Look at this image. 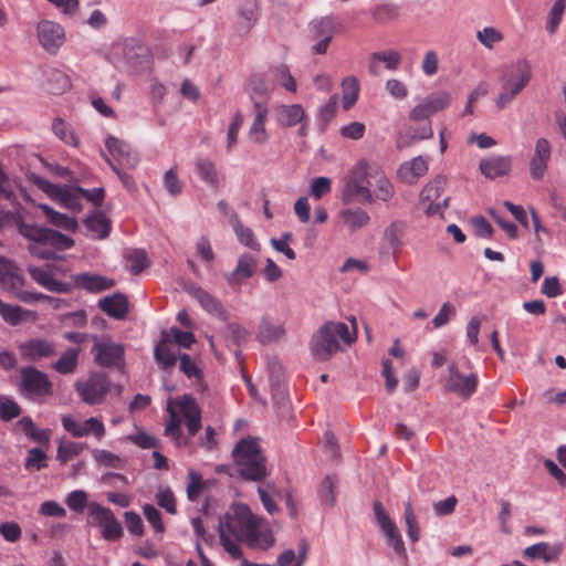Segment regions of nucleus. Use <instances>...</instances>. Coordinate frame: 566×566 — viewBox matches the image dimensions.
<instances>
[{"label":"nucleus","mask_w":566,"mask_h":566,"mask_svg":"<svg viewBox=\"0 0 566 566\" xmlns=\"http://www.w3.org/2000/svg\"><path fill=\"white\" fill-rule=\"evenodd\" d=\"M51 196L62 202L65 207L75 209L80 207L78 193L69 189L66 186L51 185Z\"/></svg>","instance_id":"nucleus-47"},{"label":"nucleus","mask_w":566,"mask_h":566,"mask_svg":"<svg viewBox=\"0 0 566 566\" xmlns=\"http://www.w3.org/2000/svg\"><path fill=\"white\" fill-rule=\"evenodd\" d=\"M167 411L170 413V419L166 424L165 432L168 437L178 442L182 437L180 419L170 405L167 407Z\"/></svg>","instance_id":"nucleus-61"},{"label":"nucleus","mask_w":566,"mask_h":566,"mask_svg":"<svg viewBox=\"0 0 566 566\" xmlns=\"http://www.w3.org/2000/svg\"><path fill=\"white\" fill-rule=\"evenodd\" d=\"M22 313V307L7 304L0 298V315L8 324L12 326L20 324L23 319Z\"/></svg>","instance_id":"nucleus-55"},{"label":"nucleus","mask_w":566,"mask_h":566,"mask_svg":"<svg viewBox=\"0 0 566 566\" xmlns=\"http://www.w3.org/2000/svg\"><path fill=\"white\" fill-rule=\"evenodd\" d=\"M192 295L208 313L216 315L222 319L227 317V312L221 305V303L206 290L199 286L195 287L192 290Z\"/></svg>","instance_id":"nucleus-36"},{"label":"nucleus","mask_w":566,"mask_h":566,"mask_svg":"<svg viewBox=\"0 0 566 566\" xmlns=\"http://www.w3.org/2000/svg\"><path fill=\"white\" fill-rule=\"evenodd\" d=\"M179 368L180 370L189 378H193L197 381H202L203 379V371L201 368L198 367L196 361L191 358L188 354H180L179 355Z\"/></svg>","instance_id":"nucleus-50"},{"label":"nucleus","mask_w":566,"mask_h":566,"mask_svg":"<svg viewBox=\"0 0 566 566\" xmlns=\"http://www.w3.org/2000/svg\"><path fill=\"white\" fill-rule=\"evenodd\" d=\"M98 307L109 317L124 319L129 312V301L124 293L116 292L99 300Z\"/></svg>","instance_id":"nucleus-23"},{"label":"nucleus","mask_w":566,"mask_h":566,"mask_svg":"<svg viewBox=\"0 0 566 566\" xmlns=\"http://www.w3.org/2000/svg\"><path fill=\"white\" fill-rule=\"evenodd\" d=\"M448 369L449 376L443 385L444 391L455 394L462 400H469L478 389V375L475 373L462 374L454 361L449 365Z\"/></svg>","instance_id":"nucleus-9"},{"label":"nucleus","mask_w":566,"mask_h":566,"mask_svg":"<svg viewBox=\"0 0 566 566\" xmlns=\"http://www.w3.org/2000/svg\"><path fill=\"white\" fill-rule=\"evenodd\" d=\"M256 271L255 258L251 254H243L239 258L237 268L228 276L229 283H241L242 281L250 279Z\"/></svg>","instance_id":"nucleus-34"},{"label":"nucleus","mask_w":566,"mask_h":566,"mask_svg":"<svg viewBox=\"0 0 566 566\" xmlns=\"http://www.w3.org/2000/svg\"><path fill=\"white\" fill-rule=\"evenodd\" d=\"M285 334L283 325H274L266 317L261 319L259 325L256 339L265 345L279 340Z\"/></svg>","instance_id":"nucleus-39"},{"label":"nucleus","mask_w":566,"mask_h":566,"mask_svg":"<svg viewBox=\"0 0 566 566\" xmlns=\"http://www.w3.org/2000/svg\"><path fill=\"white\" fill-rule=\"evenodd\" d=\"M239 15L244 20L243 28L249 31L258 20V7L253 1H247L239 10Z\"/></svg>","instance_id":"nucleus-59"},{"label":"nucleus","mask_w":566,"mask_h":566,"mask_svg":"<svg viewBox=\"0 0 566 566\" xmlns=\"http://www.w3.org/2000/svg\"><path fill=\"white\" fill-rule=\"evenodd\" d=\"M566 10V0H556L551 8L547 21H546V30L553 35L556 33Z\"/></svg>","instance_id":"nucleus-48"},{"label":"nucleus","mask_w":566,"mask_h":566,"mask_svg":"<svg viewBox=\"0 0 566 566\" xmlns=\"http://www.w3.org/2000/svg\"><path fill=\"white\" fill-rule=\"evenodd\" d=\"M38 38L45 51L55 54L64 43L63 28L53 21L43 20L38 24Z\"/></svg>","instance_id":"nucleus-16"},{"label":"nucleus","mask_w":566,"mask_h":566,"mask_svg":"<svg viewBox=\"0 0 566 566\" xmlns=\"http://www.w3.org/2000/svg\"><path fill=\"white\" fill-rule=\"evenodd\" d=\"M373 509L376 521L387 537L388 545L394 548L395 553L407 565V551L396 523L389 517L388 513L379 501L374 502Z\"/></svg>","instance_id":"nucleus-10"},{"label":"nucleus","mask_w":566,"mask_h":566,"mask_svg":"<svg viewBox=\"0 0 566 566\" xmlns=\"http://www.w3.org/2000/svg\"><path fill=\"white\" fill-rule=\"evenodd\" d=\"M255 117L249 128L250 139L258 145H264L269 140V133L265 123L269 116V107L265 103H255Z\"/></svg>","instance_id":"nucleus-24"},{"label":"nucleus","mask_w":566,"mask_h":566,"mask_svg":"<svg viewBox=\"0 0 566 566\" xmlns=\"http://www.w3.org/2000/svg\"><path fill=\"white\" fill-rule=\"evenodd\" d=\"M143 511L147 522L153 526L155 532L164 533L165 525L161 521V513L151 504H146Z\"/></svg>","instance_id":"nucleus-62"},{"label":"nucleus","mask_w":566,"mask_h":566,"mask_svg":"<svg viewBox=\"0 0 566 566\" xmlns=\"http://www.w3.org/2000/svg\"><path fill=\"white\" fill-rule=\"evenodd\" d=\"M307 552L308 544L306 539H301L298 543V554L296 555L291 548L286 549L277 557V564L279 566H302L306 559Z\"/></svg>","instance_id":"nucleus-41"},{"label":"nucleus","mask_w":566,"mask_h":566,"mask_svg":"<svg viewBox=\"0 0 566 566\" xmlns=\"http://www.w3.org/2000/svg\"><path fill=\"white\" fill-rule=\"evenodd\" d=\"M479 169L481 174L491 180L509 176L512 170L511 156H492L480 160Z\"/></svg>","instance_id":"nucleus-20"},{"label":"nucleus","mask_w":566,"mask_h":566,"mask_svg":"<svg viewBox=\"0 0 566 566\" xmlns=\"http://www.w3.org/2000/svg\"><path fill=\"white\" fill-rule=\"evenodd\" d=\"M62 426L65 431L74 437H83L94 434L96 439L101 440L105 436L104 423L97 418H88L83 422H78L71 416L62 417Z\"/></svg>","instance_id":"nucleus-18"},{"label":"nucleus","mask_w":566,"mask_h":566,"mask_svg":"<svg viewBox=\"0 0 566 566\" xmlns=\"http://www.w3.org/2000/svg\"><path fill=\"white\" fill-rule=\"evenodd\" d=\"M428 172V161L418 156L409 163H403L397 170L398 179L407 185H415L418 179Z\"/></svg>","instance_id":"nucleus-25"},{"label":"nucleus","mask_w":566,"mask_h":566,"mask_svg":"<svg viewBox=\"0 0 566 566\" xmlns=\"http://www.w3.org/2000/svg\"><path fill=\"white\" fill-rule=\"evenodd\" d=\"M170 338L167 332L163 331L160 335V340L156 344L154 356L157 363L160 365L163 369L171 368L176 365L177 356L171 352Z\"/></svg>","instance_id":"nucleus-33"},{"label":"nucleus","mask_w":566,"mask_h":566,"mask_svg":"<svg viewBox=\"0 0 566 566\" xmlns=\"http://www.w3.org/2000/svg\"><path fill=\"white\" fill-rule=\"evenodd\" d=\"M373 509L376 521L387 537L388 545L394 548L395 553L407 565V551L396 523L389 517L388 513L379 501L374 502Z\"/></svg>","instance_id":"nucleus-11"},{"label":"nucleus","mask_w":566,"mask_h":566,"mask_svg":"<svg viewBox=\"0 0 566 566\" xmlns=\"http://www.w3.org/2000/svg\"><path fill=\"white\" fill-rule=\"evenodd\" d=\"M338 111V95H331L328 101L318 108V119L325 128L336 116Z\"/></svg>","instance_id":"nucleus-51"},{"label":"nucleus","mask_w":566,"mask_h":566,"mask_svg":"<svg viewBox=\"0 0 566 566\" xmlns=\"http://www.w3.org/2000/svg\"><path fill=\"white\" fill-rule=\"evenodd\" d=\"M81 352L82 347H67L62 356L52 363V369L61 375L75 373L78 366V356Z\"/></svg>","instance_id":"nucleus-31"},{"label":"nucleus","mask_w":566,"mask_h":566,"mask_svg":"<svg viewBox=\"0 0 566 566\" xmlns=\"http://www.w3.org/2000/svg\"><path fill=\"white\" fill-rule=\"evenodd\" d=\"M219 537L221 546L235 559L242 557V542L261 549H266L274 543L269 526L243 504L231 506L222 516L219 523Z\"/></svg>","instance_id":"nucleus-1"},{"label":"nucleus","mask_w":566,"mask_h":566,"mask_svg":"<svg viewBox=\"0 0 566 566\" xmlns=\"http://www.w3.org/2000/svg\"><path fill=\"white\" fill-rule=\"evenodd\" d=\"M368 187L374 188V190H371L374 202L376 200L387 202L395 196V187L392 182L380 168L371 169Z\"/></svg>","instance_id":"nucleus-21"},{"label":"nucleus","mask_w":566,"mask_h":566,"mask_svg":"<svg viewBox=\"0 0 566 566\" xmlns=\"http://www.w3.org/2000/svg\"><path fill=\"white\" fill-rule=\"evenodd\" d=\"M260 443L261 439L258 437L240 439L232 450L233 460H266Z\"/></svg>","instance_id":"nucleus-22"},{"label":"nucleus","mask_w":566,"mask_h":566,"mask_svg":"<svg viewBox=\"0 0 566 566\" xmlns=\"http://www.w3.org/2000/svg\"><path fill=\"white\" fill-rule=\"evenodd\" d=\"M21 412V407L14 400L7 396H0V419L2 421H11L18 418Z\"/></svg>","instance_id":"nucleus-53"},{"label":"nucleus","mask_w":566,"mask_h":566,"mask_svg":"<svg viewBox=\"0 0 566 566\" xmlns=\"http://www.w3.org/2000/svg\"><path fill=\"white\" fill-rule=\"evenodd\" d=\"M239 473L245 481H261L266 475L264 462H238Z\"/></svg>","instance_id":"nucleus-45"},{"label":"nucleus","mask_w":566,"mask_h":566,"mask_svg":"<svg viewBox=\"0 0 566 566\" xmlns=\"http://www.w3.org/2000/svg\"><path fill=\"white\" fill-rule=\"evenodd\" d=\"M562 553L560 545H552L546 542H541L534 545L526 547L523 551V556L526 559H535L541 558L545 563H552L558 558Z\"/></svg>","instance_id":"nucleus-27"},{"label":"nucleus","mask_w":566,"mask_h":566,"mask_svg":"<svg viewBox=\"0 0 566 566\" xmlns=\"http://www.w3.org/2000/svg\"><path fill=\"white\" fill-rule=\"evenodd\" d=\"M87 511L88 523L99 526L101 528L112 522V520L115 517L111 509L105 507L96 502L88 503Z\"/></svg>","instance_id":"nucleus-43"},{"label":"nucleus","mask_w":566,"mask_h":566,"mask_svg":"<svg viewBox=\"0 0 566 566\" xmlns=\"http://www.w3.org/2000/svg\"><path fill=\"white\" fill-rule=\"evenodd\" d=\"M84 449V444L73 441H64L59 446L57 460H69L70 458L80 455Z\"/></svg>","instance_id":"nucleus-60"},{"label":"nucleus","mask_w":566,"mask_h":566,"mask_svg":"<svg viewBox=\"0 0 566 566\" xmlns=\"http://www.w3.org/2000/svg\"><path fill=\"white\" fill-rule=\"evenodd\" d=\"M19 352L24 360L38 361L53 357L56 354V346L54 342L36 337L20 344Z\"/></svg>","instance_id":"nucleus-17"},{"label":"nucleus","mask_w":566,"mask_h":566,"mask_svg":"<svg viewBox=\"0 0 566 566\" xmlns=\"http://www.w3.org/2000/svg\"><path fill=\"white\" fill-rule=\"evenodd\" d=\"M65 503L70 507V510L75 512H82L88 505L87 494L82 490L72 491L67 495Z\"/></svg>","instance_id":"nucleus-63"},{"label":"nucleus","mask_w":566,"mask_h":566,"mask_svg":"<svg viewBox=\"0 0 566 566\" xmlns=\"http://www.w3.org/2000/svg\"><path fill=\"white\" fill-rule=\"evenodd\" d=\"M350 345L356 339V331L350 334L347 324L343 322H325L316 333L312 335L310 350L317 361H327L333 355L340 350L339 340Z\"/></svg>","instance_id":"nucleus-3"},{"label":"nucleus","mask_w":566,"mask_h":566,"mask_svg":"<svg viewBox=\"0 0 566 566\" xmlns=\"http://www.w3.org/2000/svg\"><path fill=\"white\" fill-rule=\"evenodd\" d=\"M340 218L350 231H356L370 221V217L363 208H348L340 211Z\"/></svg>","instance_id":"nucleus-38"},{"label":"nucleus","mask_w":566,"mask_h":566,"mask_svg":"<svg viewBox=\"0 0 566 566\" xmlns=\"http://www.w3.org/2000/svg\"><path fill=\"white\" fill-rule=\"evenodd\" d=\"M175 403L185 418L189 436L195 437L202 427L200 406L198 405L197 400L188 394L176 398Z\"/></svg>","instance_id":"nucleus-15"},{"label":"nucleus","mask_w":566,"mask_h":566,"mask_svg":"<svg viewBox=\"0 0 566 566\" xmlns=\"http://www.w3.org/2000/svg\"><path fill=\"white\" fill-rule=\"evenodd\" d=\"M102 156L104 160L107 163V165L112 168V170L117 175L119 180L122 181L123 186L130 192H136L138 190L137 184L135 181V178L124 171L118 165L115 164L105 153L102 151Z\"/></svg>","instance_id":"nucleus-52"},{"label":"nucleus","mask_w":566,"mask_h":566,"mask_svg":"<svg viewBox=\"0 0 566 566\" xmlns=\"http://www.w3.org/2000/svg\"><path fill=\"white\" fill-rule=\"evenodd\" d=\"M105 146L118 167L129 169L137 167L139 163L138 155L125 140L111 135L105 139Z\"/></svg>","instance_id":"nucleus-14"},{"label":"nucleus","mask_w":566,"mask_h":566,"mask_svg":"<svg viewBox=\"0 0 566 566\" xmlns=\"http://www.w3.org/2000/svg\"><path fill=\"white\" fill-rule=\"evenodd\" d=\"M378 62L385 63L386 69L390 71H396L401 63V54L396 50H387L371 53L369 63L370 74L377 75L379 73L377 65Z\"/></svg>","instance_id":"nucleus-32"},{"label":"nucleus","mask_w":566,"mask_h":566,"mask_svg":"<svg viewBox=\"0 0 566 566\" xmlns=\"http://www.w3.org/2000/svg\"><path fill=\"white\" fill-rule=\"evenodd\" d=\"M371 169L365 159L358 160L343 179L342 201L349 205L356 201L374 203L371 189L368 187Z\"/></svg>","instance_id":"nucleus-4"},{"label":"nucleus","mask_w":566,"mask_h":566,"mask_svg":"<svg viewBox=\"0 0 566 566\" xmlns=\"http://www.w3.org/2000/svg\"><path fill=\"white\" fill-rule=\"evenodd\" d=\"M359 82L356 76H347L342 81V102L345 111H349L358 99Z\"/></svg>","instance_id":"nucleus-40"},{"label":"nucleus","mask_w":566,"mask_h":566,"mask_svg":"<svg viewBox=\"0 0 566 566\" xmlns=\"http://www.w3.org/2000/svg\"><path fill=\"white\" fill-rule=\"evenodd\" d=\"M271 73L279 78L280 84L289 92L295 93L297 85L286 64L270 67Z\"/></svg>","instance_id":"nucleus-49"},{"label":"nucleus","mask_w":566,"mask_h":566,"mask_svg":"<svg viewBox=\"0 0 566 566\" xmlns=\"http://www.w3.org/2000/svg\"><path fill=\"white\" fill-rule=\"evenodd\" d=\"M343 31L344 24L331 15L312 21L308 35L311 41L315 42L312 52L319 55L325 54L334 35Z\"/></svg>","instance_id":"nucleus-7"},{"label":"nucleus","mask_w":566,"mask_h":566,"mask_svg":"<svg viewBox=\"0 0 566 566\" xmlns=\"http://www.w3.org/2000/svg\"><path fill=\"white\" fill-rule=\"evenodd\" d=\"M196 172L213 190L220 188L219 174L216 164L208 158H200L196 161Z\"/></svg>","instance_id":"nucleus-35"},{"label":"nucleus","mask_w":566,"mask_h":566,"mask_svg":"<svg viewBox=\"0 0 566 566\" xmlns=\"http://www.w3.org/2000/svg\"><path fill=\"white\" fill-rule=\"evenodd\" d=\"M337 484L338 479L332 474L326 475L322 481L318 495L324 505L332 507L335 504V488L337 486Z\"/></svg>","instance_id":"nucleus-46"},{"label":"nucleus","mask_w":566,"mask_h":566,"mask_svg":"<svg viewBox=\"0 0 566 566\" xmlns=\"http://www.w3.org/2000/svg\"><path fill=\"white\" fill-rule=\"evenodd\" d=\"M450 101L451 96L447 92H438L429 95L427 98L423 99L431 115L447 108L450 104Z\"/></svg>","instance_id":"nucleus-54"},{"label":"nucleus","mask_w":566,"mask_h":566,"mask_svg":"<svg viewBox=\"0 0 566 566\" xmlns=\"http://www.w3.org/2000/svg\"><path fill=\"white\" fill-rule=\"evenodd\" d=\"M247 92L253 106H255V103H265L268 105L271 88L265 75L261 73L251 74L247 84Z\"/></svg>","instance_id":"nucleus-26"},{"label":"nucleus","mask_w":566,"mask_h":566,"mask_svg":"<svg viewBox=\"0 0 566 566\" xmlns=\"http://www.w3.org/2000/svg\"><path fill=\"white\" fill-rule=\"evenodd\" d=\"M293 234L289 231L283 232L280 239L272 238L271 244L277 251L283 253L287 259L295 260L296 254L293 249L289 247V242L292 240Z\"/></svg>","instance_id":"nucleus-58"},{"label":"nucleus","mask_w":566,"mask_h":566,"mask_svg":"<svg viewBox=\"0 0 566 566\" xmlns=\"http://www.w3.org/2000/svg\"><path fill=\"white\" fill-rule=\"evenodd\" d=\"M75 390L83 402L94 406L103 402L111 390V379L105 371L91 373L85 381H77Z\"/></svg>","instance_id":"nucleus-8"},{"label":"nucleus","mask_w":566,"mask_h":566,"mask_svg":"<svg viewBox=\"0 0 566 566\" xmlns=\"http://www.w3.org/2000/svg\"><path fill=\"white\" fill-rule=\"evenodd\" d=\"M52 130L54 135L69 146L77 147L80 138L74 132L73 127L64 119L56 117L52 123Z\"/></svg>","instance_id":"nucleus-42"},{"label":"nucleus","mask_w":566,"mask_h":566,"mask_svg":"<svg viewBox=\"0 0 566 566\" xmlns=\"http://www.w3.org/2000/svg\"><path fill=\"white\" fill-rule=\"evenodd\" d=\"M71 279L75 289H82L90 293H99L115 285V280L91 272L74 274Z\"/></svg>","instance_id":"nucleus-19"},{"label":"nucleus","mask_w":566,"mask_h":566,"mask_svg":"<svg viewBox=\"0 0 566 566\" xmlns=\"http://www.w3.org/2000/svg\"><path fill=\"white\" fill-rule=\"evenodd\" d=\"M18 389L30 399H40L53 394V384L44 371L25 366L20 369Z\"/></svg>","instance_id":"nucleus-6"},{"label":"nucleus","mask_w":566,"mask_h":566,"mask_svg":"<svg viewBox=\"0 0 566 566\" xmlns=\"http://www.w3.org/2000/svg\"><path fill=\"white\" fill-rule=\"evenodd\" d=\"M19 233L30 242L28 251L31 255L41 260H60L57 251L69 250L74 247V239L62 232L36 224L19 223Z\"/></svg>","instance_id":"nucleus-2"},{"label":"nucleus","mask_w":566,"mask_h":566,"mask_svg":"<svg viewBox=\"0 0 566 566\" xmlns=\"http://www.w3.org/2000/svg\"><path fill=\"white\" fill-rule=\"evenodd\" d=\"M306 114L301 104L280 105L276 107V119L282 127H293L305 118Z\"/></svg>","instance_id":"nucleus-30"},{"label":"nucleus","mask_w":566,"mask_h":566,"mask_svg":"<svg viewBox=\"0 0 566 566\" xmlns=\"http://www.w3.org/2000/svg\"><path fill=\"white\" fill-rule=\"evenodd\" d=\"M130 272L133 274H139L148 266V258L144 250H134L129 256Z\"/></svg>","instance_id":"nucleus-64"},{"label":"nucleus","mask_w":566,"mask_h":566,"mask_svg":"<svg viewBox=\"0 0 566 566\" xmlns=\"http://www.w3.org/2000/svg\"><path fill=\"white\" fill-rule=\"evenodd\" d=\"M448 179L443 175L436 176L430 180L420 192V201H428L429 206L426 209L428 217L442 212L449 207V197H446L441 202H436L443 193Z\"/></svg>","instance_id":"nucleus-12"},{"label":"nucleus","mask_w":566,"mask_h":566,"mask_svg":"<svg viewBox=\"0 0 566 566\" xmlns=\"http://www.w3.org/2000/svg\"><path fill=\"white\" fill-rule=\"evenodd\" d=\"M517 81H506L503 85L502 92L496 98V105L500 108L505 107L530 82L531 80V65L526 60L516 63Z\"/></svg>","instance_id":"nucleus-13"},{"label":"nucleus","mask_w":566,"mask_h":566,"mask_svg":"<svg viewBox=\"0 0 566 566\" xmlns=\"http://www.w3.org/2000/svg\"><path fill=\"white\" fill-rule=\"evenodd\" d=\"M15 426L27 438L39 446H50L51 430L36 428L29 416L21 418Z\"/></svg>","instance_id":"nucleus-28"},{"label":"nucleus","mask_w":566,"mask_h":566,"mask_svg":"<svg viewBox=\"0 0 566 566\" xmlns=\"http://www.w3.org/2000/svg\"><path fill=\"white\" fill-rule=\"evenodd\" d=\"M41 209L51 224L71 232H75L77 230L78 223L74 217H69L65 213L55 211L48 205H42Z\"/></svg>","instance_id":"nucleus-37"},{"label":"nucleus","mask_w":566,"mask_h":566,"mask_svg":"<svg viewBox=\"0 0 566 566\" xmlns=\"http://www.w3.org/2000/svg\"><path fill=\"white\" fill-rule=\"evenodd\" d=\"M91 354L94 363L104 368H124L125 348L122 344L113 342L109 335L92 336Z\"/></svg>","instance_id":"nucleus-5"},{"label":"nucleus","mask_w":566,"mask_h":566,"mask_svg":"<svg viewBox=\"0 0 566 566\" xmlns=\"http://www.w3.org/2000/svg\"><path fill=\"white\" fill-rule=\"evenodd\" d=\"M232 226L238 237V240L240 241L241 244L250 248L253 251H260V243L255 239V235L251 228L245 227L237 216Z\"/></svg>","instance_id":"nucleus-44"},{"label":"nucleus","mask_w":566,"mask_h":566,"mask_svg":"<svg viewBox=\"0 0 566 566\" xmlns=\"http://www.w3.org/2000/svg\"><path fill=\"white\" fill-rule=\"evenodd\" d=\"M405 521L407 525V535L412 542H417L420 535V528L412 505L408 502L405 505Z\"/></svg>","instance_id":"nucleus-57"},{"label":"nucleus","mask_w":566,"mask_h":566,"mask_svg":"<svg viewBox=\"0 0 566 566\" xmlns=\"http://www.w3.org/2000/svg\"><path fill=\"white\" fill-rule=\"evenodd\" d=\"M164 186L171 196H178L182 192L184 182L179 179L177 167H172L165 172Z\"/></svg>","instance_id":"nucleus-56"},{"label":"nucleus","mask_w":566,"mask_h":566,"mask_svg":"<svg viewBox=\"0 0 566 566\" xmlns=\"http://www.w3.org/2000/svg\"><path fill=\"white\" fill-rule=\"evenodd\" d=\"M85 228L93 232L98 240L106 239L112 230V221L102 211L95 210L84 219Z\"/></svg>","instance_id":"nucleus-29"}]
</instances>
